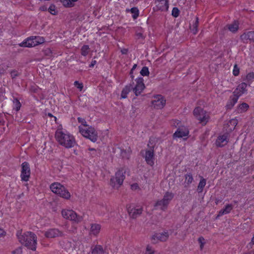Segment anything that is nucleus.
I'll return each instance as SVG.
<instances>
[{"mask_svg": "<svg viewBox=\"0 0 254 254\" xmlns=\"http://www.w3.org/2000/svg\"><path fill=\"white\" fill-rule=\"evenodd\" d=\"M55 138L58 142L66 148L73 147L76 144L74 137L65 130L58 129L55 132Z\"/></svg>", "mask_w": 254, "mask_h": 254, "instance_id": "nucleus-1", "label": "nucleus"}, {"mask_svg": "<svg viewBox=\"0 0 254 254\" xmlns=\"http://www.w3.org/2000/svg\"><path fill=\"white\" fill-rule=\"evenodd\" d=\"M19 242L27 248L35 251L37 245V236L31 232H26L22 233L18 231L16 234Z\"/></svg>", "mask_w": 254, "mask_h": 254, "instance_id": "nucleus-2", "label": "nucleus"}, {"mask_svg": "<svg viewBox=\"0 0 254 254\" xmlns=\"http://www.w3.org/2000/svg\"><path fill=\"white\" fill-rule=\"evenodd\" d=\"M50 189L54 193L59 195L61 197L69 199L71 196L70 193L59 183H54L50 186Z\"/></svg>", "mask_w": 254, "mask_h": 254, "instance_id": "nucleus-3", "label": "nucleus"}, {"mask_svg": "<svg viewBox=\"0 0 254 254\" xmlns=\"http://www.w3.org/2000/svg\"><path fill=\"white\" fill-rule=\"evenodd\" d=\"M78 128L80 133L84 137L90 139L93 142L97 140L98 133L94 128L89 126L86 128H83L81 126H79Z\"/></svg>", "mask_w": 254, "mask_h": 254, "instance_id": "nucleus-4", "label": "nucleus"}, {"mask_svg": "<svg viewBox=\"0 0 254 254\" xmlns=\"http://www.w3.org/2000/svg\"><path fill=\"white\" fill-rule=\"evenodd\" d=\"M155 146V140L154 138H150L148 144V149L145 150L143 157L147 164L153 166L154 162V147Z\"/></svg>", "mask_w": 254, "mask_h": 254, "instance_id": "nucleus-5", "label": "nucleus"}, {"mask_svg": "<svg viewBox=\"0 0 254 254\" xmlns=\"http://www.w3.org/2000/svg\"><path fill=\"white\" fill-rule=\"evenodd\" d=\"M125 171L123 170H118L115 176L110 179V185L114 188L118 189L122 184L125 179Z\"/></svg>", "mask_w": 254, "mask_h": 254, "instance_id": "nucleus-6", "label": "nucleus"}, {"mask_svg": "<svg viewBox=\"0 0 254 254\" xmlns=\"http://www.w3.org/2000/svg\"><path fill=\"white\" fill-rule=\"evenodd\" d=\"M193 115L203 126L205 125L209 119V114L200 107H196L194 109Z\"/></svg>", "mask_w": 254, "mask_h": 254, "instance_id": "nucleus-7", "label": "nucleus"}, {"mask_svg": "<svg viewBox=\"0 0 254 254\" xmlns=\"http://www.w3.org/2000/svg\"><path fill=\"white\" fill-rule=\"evenodd\" d=\"M174 194L172 192H167L163 196V198L158 200L155 204V207L162 210H165L171 200L174 197Z\"/></svg>", "mask_w": 254, "mask_h": 254, "instance_id": "nucleus-8", "label": "nucleus"}, {"mask_svg": "<svg viewBox=\"0 0 254 254\" xmlns=\"http://www.w3.org/2000/svg\"><path fill=\"white\" fill-rule=\"evenodd\" d=\"M63 217L71 221L78 223L82 220V217L78 215L73 210L71 209H63L62 211Z\"/></svg>", "mask_w": 254, "mask_h": 254, "instance_id": "nucleus-9", "label": "nucleus"}, {"mask_svg": "<svg viewBox=\"0 0 254 254\" xmlns=\"http://www.w3.org/2000/svg\"><path fill=\"white\" fill-rule=\"evenodd\" d=\"M166 104V100L161 95H157L154 97L152 101V105L153 107L157 109H160L163 108Z\"/></svg>", "mask_w": 254, "mask_h": 254, "instance_id": "nucleus-10", "label": "nucleus"}, {"mask_svg": "<svg viewBox=\"0 0 254 254\" xmlns=\"http://www.w3.org/2000/svg\"><path fill=\"white\" fill-rule=\"evenodd\" d=\"M21 166V180L22 181L27 182L28 181L30 175V169L29 165L27 162H24L22 164Z\"/></svg>", "mask_w": 254, "mask_h": 254, "instance_id": "nucleus-11", "label": "nucleus"}, {"mask_svg": "<svg viewBox=\"0 0 254 254\" xmlns=\"http://www.w3.org/2000/svg\"><path fill=\"white\" fill-rule=\"evenodd\" d=\"M136 85L134 87L131 86V89L133 90L136 96H138L142 92L145 88L143 83V79L142 77L138 78L136 79Z\"/></svg>", "mask_w": 254, "mask_h": 254, "instance_id": "nucleus-12", "label": "nucleus"}, {"mask_svg": "<svg viewBox=\"0 0 254 254\" xmlns=\"http://www.w3.org/2000/svg\"><path fill=\"white\" fill-rule=\"evenodd\" d=\"M247 87V84L245 82L239 84L233 92V95L239 98L242 95L247 94L248 91Z\"/></svg>", "mask_w": 254, "mask_h": 254, "instance_id": "nucleus-13", "label": "nucleus"}, {"mask_svg": "<svg viewBox=\"0 0 254 254\" xmlns=\"http://www.w3.org/2000/svg\"><path fill=\"white\" fill-rule=\"evenodd\" d=\"M156 9L162 11H166L169 8V0H155Z\"/></svg>", "mask_w": 254, "mask_h": 254, "instance_id": "nucleus-14", "label": "nucleus"}, {"mask_svg": "<svg viewBox=\"0 0 254 254\" xmlns=\"http://www.w3.org/2000/svg\"><path fill=\"white\" fill-rule=\"evenodd\" d=\"M189 134L188 129L182 126L178 128L177 130L173 134L174 138H182L183 137H188Z\"/></svg>", "mask_w": 254, "mask_h": 254, "instance_id": "nucleus-15", "label": "nucleus"}, {"mask_svg": "<svg viewBox=\"0 0 254 254\" xmlns=\"http://www.w3.org/2000/svg\"><path fill=\"white\" fill-rule=\"evenodd\" d=\"M45 236L47 238H55L58 237L63 236L64 234L59 229L53 228L50 229L45 232Z\"/></svg>", "mask_w": 254, "mask_h": 254, "instance_id": "nucleus-16", "label": "nucleus"}, {"mask_svg": "<svg viewBox=\"0 0 254 254\" xmlns=\"http://www.w3.org/2000/svg\"><path fill=\"white\" fill-rule=\"evenodd\" d=\"M142 208L140 206L134 208L128 207L127 208V211L129 215L132 218H136L140 215L142 212Z\"/></svg>", "mask_w": 254, "mask_h": 254, "instance_id": "nucleus-17", "label": "nucleus"}, {"mask_svg": "<svg viewBox=\"0 0 254 254\" xmlns=\"http://www.w3.org/2000/svg\"><path fill=\"white\" fill-rule=\"evenodd\" d=\"M37 45L36 43L35 37L33 36L29 37L22 42L19 44V46L21 47H32Z\"/></svg>", "mask_w": 254, "mask_h": 254, "instance_id": "nucleus-18", "label": "nucleus"}, {"mask_svg": "<svg viewBox=\"0 0 254 254\" xmlns=\"http://www.w3.org/2000/svg\"><path fill=\"white\" fill-rule=\"evenodd\" d=\"M169 236V235L167 232H164L154 235L152 239L153 243H157L158 241L164 242L168 239Z\"/></svg>", "mask_w": 254, "mask_h": 254, "instance_id": "nucleus-19", "label": "nucleus"}, {"mask_svg": "<svg viewBox=\"0 0 254 254\" xmlns=\"http://www.w3.org/2000/svg\"><path fill=\"white\" fill-rule=\"evenodd\" d=\"M254 31H248L244 33L241 36V39L244 43H251L254 42Z\"/></svg>", "mask_w": 254, "mask_h": 254, "instance_id": "nucleus-20", "label": "nucleus"}, {"mask_svg": "<svg viewBox=\"0 0 254 254\" xmlns=\"http://www.w3.org/2000/svg\"><path fill=\"white\" fill-rule=\"evenodd\" d=\"M228 141L227 135L224 134L218 137L215 143L217 146L222 147L227 144Z\"/></svg>", "mask_w": 254, "mask_h": 254, "instance_id": "nucleus-21", "label": "nucleus"}, {"mask_svg": "<svg viewBox=\"0 0 254 254\" xmlns=\"http://www.w3.org/2000/svg\"><path fill=\"white\" fill-rule=\"evenodd\" d=\"M101 230V225L98 224H92L90 228V233L94 235L97 236Z\"/></svg>", "mask_w": 254, "mask_h": 254, "instance_id": "nucleus-22", "label": "nucleus"}, {"mask_svg": "<svg viewBox=\"0 0 254 254\" xmlns=\"http://www.w3.org/2000/svg\"><path fill=\"white\" fill-rule=\"evenodd\" d=\"M239 22L238 21H235L231 24H228L226 25V27L229 29V30L233 33L236 32L239 29Z\"/></svg>", "mask_w": 254, "mask_h": 254, "instance_id": "nucleus-23", "label": "nucleus"}, {"mask_svg": "<svg viewBox=\"0 0 254 254\" xmlns=\"http://www.w3.org/2000/svg\"><path fill=\"white\" fill-rule=\"evenodd\" d=\"M233 209V205L232 204H227L226 205L225 208L221 209L219 211V213L218 214V216H221L223 215L228 214L230 212V211Z\"/></svg>", "mask_w": 254, "mask_h": 254, "instance_id": "nucleus-24", "label": "nucleus"}, {"mask_svg": "<svg viewBox=\"0 0 254 254\" xmlns=\"http://www.w3.org/2000/svg\"><path fill=\"white\" fill-rule=\"evenodd\" d=\"M238 99L239 98H238L237 97H235L233 95V96H232L230 97L229 101L228 102L226 105L227 108L228 109H231V108H232L235 105V104L237 102Z\"/></svg>", "mask_w": 254, "mask_h": 254, "instance_id": "nucleus-25", "label": "nucleus"}, {"mask_svg": "<svg viewBox=\"0 0 254 254\" xmlns=\"http://www.w3.org/2000/svg\"><path fill=\"white\" fill-rule=\"evenodd\" d=\"M61 245L67 252L72 250V244L71 242L68 241H64L61 242Z\"/></svg>", "mask_w": 254, "mask_h": 254, "instance_id": "nucleus-26", "label": "nucleus"}, {"mask_svg": "<svg viewBox=\"0 0 254 254\" xmlns=\"http://www.w3.org/2000/svg\"><path fill=\"white\" fill-rule=\"evenodd\" d=\"M254 80V73L253 72H251L248 73L245 76L244 80H245L247 83V85L249 86H251L253 81Z\"/></svg>", "mask_w": 254, "mask_h": 254, "instance_id": "nucleus-27", "label": "nucleus"}, {"mask_svg": "<svg viewBox=\"0 0 254 254\" xmlns=\"http://www.w3.org/2000/svg\"><path fill=\"white\" fill-rule=\"evenodd\" d=\"M104 251L100 245H96L92 249L91 254H104Z\"/></svg>", "mask_w": 254, "mask_h": 254, "instance_id": "nucleus-28", "label": "nucleus"}, {"mask_svg": "<svg viewBox=\"0 0 254 254\" xmlns=\"http://www.w3.org/2000/svg\"><path fill=\"white\" fill-rule=\"evenodd\" d=\"M198 25V18L195 17L192 25H190V28L194 34L197 32V27Z\"/></svg>", "mask_w": 254, "mask_h": 254, "instance_id": "nucleus-29", "label": "nucleus"}, {"mask_svg": "<svg viewBox=\"0 0 254 254\" xmlns=\"http://www.w3.org/2000/svg\"><path fill=\"white\" fill-rule=\"evenodd\" d=\"M132 90L131 88V85L129 86H126L122 90L121 93L122 98H126L127 97V95L128 93Z\"/></svg>", "mask_w": 254, "mask_h": 254, "instance_id": "nucleus-30", "label": "nucleus"}, {"mask_svg": "<svg viewBox=\"0 0 254 254\" xmlns=\"http://www.w3.org/2000/svg\"><path fill=\"white\" fill-rule=\"evenodd\" d=\"M206 180L204 178H201L197 187V191L198 192H201L205 186L206 185Z\"/></svg>", "mask_w": 254, "mask_h": 254, "instance_id": "nucleus-31", "label": "nucleus"}, {"mask_svg": "<svg viewBox=\"0 0 254 254\" xmlns=\"http://www.w3.org/2000/svg\"><path fill=\"white\" fill-rule=\"evenodd\" d=\"M249 106L248 104L243 103L241 104H240L238 108V111L239 113H243L246 112L249 108Z\"/></svg>", "mask_w": 254, "mask_h": 254, "instance_id": "nucleus-32", "label": "nucleus"}, {"mask_svg": "<svg viewBox=\"0 0 254 254\" xmlns=\"http://www.w3.org/2000/svg\"><path fill=\"white\" fill-rule=\"evenodd\" d=\"M192 176L190 174H187L185 175V183L188 185L190 184L193 181Z\"/></svg>", "mask_w": 254, "mask_h": 254, "instance_id": "nucleus-33", "label": "nucleus"}, {"mask_svg": "<svg viewBox=\"0 0 254 254\" xmlns=\"http://www.w3.org/2000/svg\"><path fill=\"white\" fill-rule=\"evenodd\" d=\"M89 47L88 45H84L81 48V55L86 56L89 53Z\"/></svg>", "mask_w": 254, "mask_h": 254, "instance_id": "nucleus-34", "label": "nucleus"}, {"mask_svg": "<svg viewBox=\"0 0 254 254\" xmlns=\"http://www.w3.org/2000/svg\"><path fill=\"white\" fill-rule=\"evenodd\" d=\"M130 154V150L129 149L127 150H122L121 152V155L123 158L128 159Z\"/></svg>", "mask_w": 254, "mask_h": 254, "instance_id": "nucleus-35", "label": "nucleus"}, {"mask_svg": "<svg viewBox=\"0 0 254 254\" xmlns=\"http://www.w3.org/2000/svg\"><path fill=\"white\" fill-rule=\"evenodd\" d=\"M78 122L81 124L82 126H81V127H83V128H86L88 127L89 126L87 125L86 122L85 120L84 119L78 117L77 118Z\"/></svg>", "mask_w": 254, "mask_h": 254, "instance_id": "nucleus-36", "label": "nucleus"}, {"mask_svg": "<svg viewBox=\"0 0 254 254\" xmlns=\"http://www.w3.org/2000/svg\"><path fill=\"white\" fill-rule=\"evenodd\" d=\"M140 73L142 76L148 75L149 74L148 68L146 66L143 67Z\"/></svg>", "mask_w": 254, "mask_h": 254, "instance_id": "nucleus-37", "label": "nucleus"}, {"mask_svg": "<svg viewBox=\"0 0 254 254\" xmlns=\"http://www.w3.org/2000/svg\"><path fill=\"white\" fill-rule=\"evenodd\" d=\"M49 12L52 15H56L57 12L56 10V6L55 5H51L48 9Z\"/></svg>", "mask_w": 254, "mask_h": 254, "instance_id": "nucleus-38", "label": "nucleus"}, {"mask_svg": "<svg viewBox=\"0 0 254 254\" xmlns=\"http://www.w3.org/2000/svg\"><path fill=\"white\" fill-rule=\"evenodd\" d=\"M130 11L132 13H133V18L134 19L136 18L138 16V10L136 7H132L130 9Z\"/></svg>", "mask_w": 254, "mask_h": 254, "instance_id": "nucleus-39", "label": "nucleus"}, {"mask_svg": "<svg viewBox=\"0 0 254 254\" xmlns=\"http://www.w3.org/2000/svg\"><path fill=\"white\" fill-rule=\"evenodd\" d=\"M13 103L14 104V109L16 111H18L21 107V104L20 102L17 99H15L14 100Z\"/></svg>", "mask_w": 254, "mask_h": 254, "instance_id": "nucleus-40", "label": "nucleus"}, {"mask_svg": "<svg viewBox=\"0 0 254 254\" xmlns=\"http://www.w3.org/2000/svg\"><path fill=\"white\" fill-rule=\"evenodd\" d=\"M60 1L65 7L72 6V3L70 0H60Z\"/></svg>", "mask_w": 254, "mask_h": 254, "instance_id": "nucleus-41", "label": "nucleus"}, {"mask_svg": "<svg viewBox=\"0 0 254 254\" xmlns=\"http://www.w3.org/2000/svg\"><path fill=\"white\" fill-rule=\"evenodd\" d=\"M179 10L177 7H174L172 11V14L175 17H177L179 15Z\"/></svg>", "mask_w": 254, "mask_h": 254, "instance_id": "nucleus-42", "label": "nucleus"}, {"mask_svg": "<svg viewBox=\"0 0 254 254\" xmlns=\"http://www.w3.org/2000/svg\"><path fill=\"white\" fill-rule=\"evenodd\" d=\"M34 37H35V39L36 40V43H37V45L44 42V39L43 37H39V36H38V37L35 36Z\"/></svg>", "mask_w": 254, "mask_h": 254, "instance_id": "nucleus-43", "label": "nucleus"}, {"mask_svg": "<svg viewBox=\"0 0 254 254\" xmlns=\"http://www.w3.org/2000/svg\"><path fill=\"white\" fill-rule=\"evenodd\" d=\"M198 241L199 243L200 244V249L202 250L203 249V246L205 244V240L203 237H201L198 238Z\"/></svg>", "mask_w": 254, "mask_h": 254, "instance_id": "nucleus-44", "label": "nucleus"}, {"mask_svg": "<svg viewBox=\"0 0 254 254\" xmlns=\"http://www.w3.org/2000/svg\"><path fill=\"white\" fill-rule=\"evenodd\" d=\"M10 75L12 78H14L19 76L20 75V73L17 70H13L11 71Z\"/></svg>", "mask_w": 254, "mask_h": 254, "instance_id": "nucleus-45", "label": "nucleus"}, {"mask_svg": "<svg viewBox=\"0 0 254 254\" xmlns=\"http://www.w3.org/2000/svg\"><path fill=\"white\" fill-rule=\"evenodd\" d=\"M239 72H240L239 68H238L237 65L236 64H235L234 66V69L233 70V73L234 75H235V76L238 75L239 74Z\"/></svg>", "mask_w": 254, "mask_h": 254, "instance_id": "nucleus-46", "label": "nucleus"}, {"mask_svg": "<svg viewBox=\"0 0 254 254\" xmlns=\"http://www.w3.org/2000/svg\"><path fill=\"white\" fill-rule=\"evenodd\" d=\"M74 85L78 88L79 89L80 91L82 90V89H83V84L82 83H79L78 81H75L74 83Z\"/></svg>", "mask_w": 254, "mask_h": 254, "instance_id": "nucleus-47", "label": "nucleus"}, {"mask_svg": "<svg viewBox=\"0 0 254 254\" xmlns=\"http://www.w3.org/2000/svg\"><path fill=\"white\" fill-rule=\"evenodd\" d=\"M153 253L154 251L151 247L149 246H147L145 254H153Z\"/></svg>", "mask_w": 254, "mask_h": 254, "instance_id": "nucleus-48", "label": "nucleus"}, {"mask_svg": "<svg viewBox=\"0 0 254 254\" xmlns=\"http://www.w3.org/2000/svg\"><path fill=\"white\" fill-rule=\"evenodd\" d=\"M230 123L232 124V130L234 128L235 126L237 125L238 121L236 119H233L230 121Z\"/></svg>", "mask_w": 254, "mask_h": 254, "instance_id": "nucleus-49", "label": "nucleus"}, {"mask_svg": "<svg viewBox=\"0 0 254 254\" xmlns=\"http://www.w3.org/2000/svg\"><path fill=\"white\" fill-rule=\"evenodd\" d=\"M139 188L137 184H133L131 185V189L133 190H139Z\"/></svg>", "mask_w": 254, "mask_h": 254, "instance_id": "nucleus-50", "label": "nucleus"}, {"mask_svg": "<svg viewBox=\"0 0 254 254\" xmlns=\"http://www.w3.org/2000/svg\"><path fill=\"white\" fill-rule=\"evenodd\" d=\"M13 254H21L22 250L21 248H18L12 252Z\"/></svg>", "mask_w": 254, "mask_h": 254, "instance_id": "nucleus-51", "label": "nucleus"}, {"mask_svg": "<svg viewBox=\"0 0 254 254\" xmlns=\"http://www.w3.org/2000/svg\"><path fill=\"white\" fill-rule=\"evenodd\" d=\"M40 10L42 11H45L47 10V7L46 6H42L40 7Z\"/></svg>", "mask_w": 254, "mask_h": 254, "instance_id": "nucleus-52", "label": "nucleus"}, {"mask_svg": "<svg viewBox=\"0 0 254 254\" xmlns=\"http://www.w3.org/2000/svg\"><path fill=\"white\" fill-rule=\"evenodd\" d=\"M96 64V61H92L91 64L89 65V66L90 67H93L94 65Z\"/></svg>", "mask_w": 254, "mask_h": 254, "instance_id": "nucleus-53", "label": "nucleus"}, {"mask_svg": "<svg viewBox=\"0 0 254 254\" xmlns=\"http://www.w3.org/2000/svg\"><path fill=\"white\" fill-rule=\"evenodd\" d=\"M4 235V231L3 229L0 228V236H3Z\"/></svg>", "mask_w": 254, "mask_h": 254, "instance_id": "nucleus-54", "label": "nucleus"}, {"mask_svg": "<svg viewBox=\"0 0 254 254\" xmlns=\"http://www.w3.org/2000/svg\"><path fill=\"white\" fill-rule=\"evenodd\" d=\"M137 36L138 38H140V37H142V35L141 33H137Z\"/></svg>", "mask_w": 254, "mask_h": 254, "instance_id": "nucleus-55", "label": "nucleus"}, {"mask_svg": "<svg viewBox=\"0 0 254 254\" xmlns=\"http://www.w3.org/2000/svg\"><path fill=\"white\" fill-rule=\"evenodd\" d=\"M136 66H137V65H136V64H134V65H133V67H132V69H131V70H133V69H134L136 68Z\"/></svg>", "mask_w": 254, "mask_h": 254, "instance_id": "nucleus-56", "label": "nucleus"}, {"mask_svg": "<svg viewBox=\"0 0 254 254\" xmlns=\"http://www.w3.org/2000/svg\"><path fill=\"white\" fill-rule=\"evenodd\" d=\"M105 212H106L104 211L103 212H101V213H100V215H104V214L105 213Z\"/></svg>", "mask_w": 254, "mask_h": 254, "instance_id": "nucleus-57", "label": "nucleus"}, {"mask_svg": "<svg viewBox=\"0 0 254 254\" xmlns=\"http://www.w3.org/2000/svg\"><path fill=\"white\" fill-rule=\"evenodd\" d=\"M101 209H105L106 210L107 208L106 207H101Z\"/></svg>", "mask_w": 254, "mask_h": 254, "instance_id": "nucleus-58", "label": "nucleus"}, {"mask_svg": "<svg viewBox=\"0 0 254 254\" xmlns=\"http://www.w3.org/2000/svg\"><path fill=\"white\" fill-rule=\"evenodd\" d=\"M89 150L90 151H95V150L94 148H89Z\"/></svg>", "mask_w": 254, "mask_h": 254, "instance_id": "nucleus-59", "label": "nucleus"}, {"mask_svg": "<svg viewBox=\"0 0 254 254\" xmlns=\"http://www.w3.org/2000/svg\"><path fill=\"white\" fill-rule=\"evenodd\" d=\"M175 122L177 123V125H178L180 124V121H175Z\"/></svg>", "mask_w": 254, "mask_h": 254, "instance_id": "nucleus-60", "label": "nucleus"}, {"mask_svg": "<svg viewBox=\"0 0 254 254\" xmlns=\"http://www.w3.org/2000/svg\"><path fill=\"white\" fill-rule=\"evenodd\" d=\"M49 116L52 117V115L51 114H49Z\"/></svg>", "mask_w": 254, "mask_h": 254, "instance_id": "nucleus-61", "label": "nucleus"}, {"mask_svg": "<svg viewBox=\"0 0 254 254\" xmlns=\"http://www.w3.org/2000/svg\"><path fill=\"white\" fill-rule=\"evenodd\" d=\"M73 1H76L77 0H72Z\"/></svg>", "mask_w": 254, "mask_h": 254, "instance_id": "nucleus-62", "label": "nucleus"}, {"mask_svg": "<svg viewBox=\"0 0 254 254\" xmlns=\"http://www.w3.org/2000/svg\"><path fill=\"white\" fill-rule=\"evenodd\" d=\"M253 43H254V42Z\"/></svg>", "mask_w": 254, "mask_h": 254, "instance_id": "nucleus-63", "label": "nucleus"}]
</instances>
